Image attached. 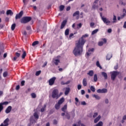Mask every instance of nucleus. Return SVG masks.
Here are the masks:
<instances>
[{"mask_svg": "<svg viewBox=\"0 0 126 126\" xmlns=\"http://www.w3.org/2000/svg\"><path fill=\"white\" fill-rule=\"evenodd\" d=\"M31 96L32 98H36L37 95H36V94L35 93H32L31 94Z\"/></svg>", "mask_w": 126, "mask_h": 126, "instance_id": "41", "label": "nucleus"}, {"mask_svg": "<svg viewBox=\"0 0 126 126\" xmlns=\"http://www.w3.org/2000/svg\"><path fill=\"white\" fill-rule=\"evenodd\" d=\"M32 20V18L31 17H23L21 20L20 22L22 24H26V23H28V22H30Z\"/></svg>", "mask_w": 126, "mask_h": 126, "instance_id": "2", "label": "nucleus"}, {"mask_svg": "<svg viewBox=\"0 0 126 126\" xmlns=\"http://www.w3.org/2000/svg\"><path fill=\"white\" fill-rule=\"evenodd\" d=\"M66 22H67V21L66 20H64L63 21L62 23L61 24V29H63L64 28V27L66 25Z\"/></svg>", "mask_w": 126, "mask_h": 126, "instance_id": "12", "label": "nucleus"}, {"mask_svg": "<svg viewBox=\"0 0 126 126\" xmlns=\"http://www.w3.org/2000/svg\"><path fill=\"white\" fill-rule=\"evenodd\" d=\"M90 89L93 92H95V88L93 86H91Z\"/></svg>", "mask_w": 126, "mask_h": 126, "instance_id": "42", "label": "nucleus"}, {"mask_svg": "<svg viewBox=\"0 0 126 126\" xmlns=\"http://www.w3.org/2000/svg\"><path fill=\"white\" fill-rule=\"evenodd\" d=\"M123 27H124V28H126V22H125L124 23V25Z\"/></svg>", "mask_w": 126, "mask_h": 126, "instance_id": "64", "label": "nucleus"}, {"mask_svg": "<svg viewBox=\"0 0 126 126\" xmlns=\"http://www.w3.org/2000/svg\"><path fill=\"white\" fill-rule=\"evenodd\" d=\"M63 102H64V98L63 97H62L59 101L58 102L60 105H62V104H63Z\"/></svg>", "mask_w": 126, "mask_h": 126, "instance_id": "23", "label": "nucleus"}, {"mask_svg": "<svg viewBox=\"0 0 126 126\" xmlns=\"http://www.w3.org/2000/svg\"><path fill=\"white\" fill-rule=\"evenodd\" d=\"M98 7L99 6L98 5V4L94 3L92 7V8H93V9H98Z\"/></svg>", "mask_w": 126, "mask_h": 126, "instance_id": "22", "label": "nucleus"}, {"mask_svg": "<svg viewBox=\"0 0 126 126\" xmlns=\"http://www.w3.org/2000/svg\"><path fill=\"white\" fill-rule=\"evenodd\" d=\"M113 23L115 22V21H116V20H117V17L116 16V15H114L113 16Z\"/></svg>", "mask_w": 126, "mask_h": 126, "instance_id": "50", "label": "nucleus"}, {"mask_svg": "<svg viewBox=\"0 0 126 126\" xmlns=\"http://www.w3.org/2000/svg\"><path fill=\"white\" fill-rule=\"evenodd\" d=\"M87 75L91 76V77H92V76L94 75V71H93V70H90L89 72L87 73Z\"/></svg>", "mask_w": 126, "mask_h": 126, "instance_id": "15", "label": "nucleus"}, {"mask_svg": "<svg viewBox=\"0 0 126 126\" xmlns=\"http://www.w3.org/2000/svg\"><path fill=\"white\" fill-rule=\"evenodd\" d=\"M38 44H39V41H35L32 43V46H36V45H38Z\"/></svg>", "mask_w": 126, "mask_h": 126, "instance_id": "37", "label": "nucleus"}, {"mask_svg": "<svg viewBox=\"0 0 126 126\" xmlns=\"http://www.w3.org/2000/svg\"><path fill=\"white\" fill-rule=\"evenodd\" d=\"M60 62H61L59 59H56L54 61V63H55V65H58Z\"/></svg>", "mask_w": 126, "mask_h": 126, "instance_id": "25", "label": "nucleus"}, {"mask_svg": "<svg viewBox=\"0 0 126 126\" xmlns=\"http://www.w3.org/2000/svg\"><path fill=\"white\" fill-rule=\"evenodd\" d=\"M8 101H5L3 102L0 103V113L3 110V105H8Z\"/></svg>", "mask_w": 126, "mask_h": 126, "instance_id": "6", "label": "nucleus"}, {"mask_svg": "<svg viewBox=\"0 0 126 126\" xmlns=\"http://www.w3.org/2000/svg\"><path fill=\"white\" fill-rule=\"evenodd\" d=\"M23 15V11H21L19 14H17L15 16V19H20Z\"/></svg>", "mask_w": 126, "mask_h": 126, "instance_id": "9", "label": "nucleus"}, {"mask_svg": "<svg viewBox=\"0 0 126 126\" xmlns=\"http://www.w3.org/2000/svg\"><path fill=\"white\" fill-rule=\"evenodd\" d=\"M62 112L66 113V110H67V104H65L61 109Z\"/></svg>", "mask_w": 126, "mask_h": 126, "instance_id": "13", "label": "nucleus"}, {"mask_svg": "<svg viewBox=\"0 0 126 126\" xmlns=\"http://www.w3.org/2000/svg\"><path fill=\"white\" fill-rule=\"evenodd\" d=\"M101 75L104 77V79H107L108 78V75L107 74V73L102 72H101Z\"/></svg>", "mask_w": 126, "mask_h": 126, "instance_id": "21", "label": "nucleus"}, {"mask_svg": "<svg viewBox=\"0 0 126 126\" xmlns=\"http://www.w3.org/2000/svg\"><path fill=\"white\" fill-rule=\"evenodd\" d=\"M96 66H97V67H99V68L100 69H102V66L101 65H100V63L99 62V61H97L96 63Z\"/></svg>", "mask_w": 126, "mask_h": 126, "instance_id": "27", "label": "nucleus"}, {"mask_svg": "<svg viewBox=\"0 0 126 126\" xmlns=\"http://www.w3.org/2000/svg\"><path fill=\"white\" fill-rule=\"evenodd\" d=\"M58 124V121L56 120H54L53 121V124L54 125H57Z\"/></svg>", "mask_w": 126, "mask_h": 126, "instance_id": "52", "label": "nucleus"}, {"mask_svg": "<svg viewBox=\"0 0 126 126\" xmlns=\"http://www.w3.org/2000/svg\"><path fill=\"white\" fill-rule=\"evenodd\" d=\"M65 117L67 120H69L70 119V115L69 114L68 112H66Z\"/></svg>", "mask_w": 126, "mask_h": 126, "instance_id": "28", "label": "nucleus"}, {"mask_svg": "<svg viewBox=\"0 0 126 126\" xmlns=\"http://www.w3.org/2000/svg\"><path fill=\"white\" fill-rule=\"evenodd\" d=\"M94 25H95V23H94V22H92L90 23V26L91 27H92V28H93Z\"/></svg>", "mask_w": 126, "mask_h": 126, "instance_id": "48", "label": "nucleus"}, {"mask_svg": "<svg viewBox=\"0 0 126 126\" xmlns=\"http://www.w3.org/2000/svg\"><path fill=\"white\" fill-rule=\"evenodd\" d=\"M6 15H10L11 16L13 15V12L11 10H8L6 11Z\"/></svg>", "mask_w": 126, "mask_h": 126, "instance_id": "17", "label": "nucleus"}, {"mask_svg": "<svg viewBox=\"0 0 126 126\" xmlns=\"http://www.w3.org/2000/svg\"><path fill=\"white\" fill-rule=\"evenodd\" d=\"M56 79H57L56 77H53L51 78L50 79H49L48 82L49 85H50V86L54 85V84H55V82L56 81Z\"/></svg>", "mask_w": 126, "mask_h": 126, "instance_id": "5", "label": "nucleus"}, {"mask_svg": "<svg viewBox=\"0 0 126 126\" xmlns=\"http://www.w3.org/2000/svg\"><path fill=\"white\" fill-rule=\"evenodd\" d=\"M66 10V11H68L70 10V6L67 7Z\"/></svg>", "mask_w": 126, "mask_h": 126, "instance_id": "61", "label": "nucleus"}, {"mask_svg": "<svg viewBox=\"0 0 126 126\" xmlns=\"http://www.w3.org/2000/svg\"><path fill=\"white\" fill-rule=\"evenodd\" d=\"M112 57H113V55H112V54H108L106 56V60L110 61Z\"/></svg>", "mask_w": 126, "mask_h": 126, "instance_id": "19", "label": "nucleus"}, {"mask_svg": "<svg viewBox=\"0 0 126 126\" xmlns=\"http://www.w3.org/2000/svg\"><path fill=\"white\" fill-rule=\"evenodd\" d=\"M100 119H101V116L99 115L94 120V123L97 124L98 121H100Z\"/></svg>", "mask_w": 126, "mask_h": 126, "instance_id": "18", "label": "nucleus"}, {"mask_svg": "<svg viewBox=\"0 0 126 126\" xmlns=\"http://www.w3.org/2000/svg\"><path fill=\"white\" fill-rule=\"evenodd\" d=\"M102 40L103 41L104 43H105V44H106V43H107V39L102 38Z\"/></svg>", "mask_w": 126, "mask_h": 126, "instance_id": "60", "label": "nucleus"}, {"mask_svg": "<svg viewBox=\"0 0 126 126\" xmlns=\"http://www.w3.org/2000/svg\"><path fill=\"white\" fill-rule=\"evenodd\" d=\"M98 31H99V29H98L94 30L92 32V35H94V34H96V33H97Z\"/></svg>", "mask_w": 126, "mask_h": 126, "instance_id": "33", "label": "nucleus"}, {"mask_svg": "<svg viewBox=\"0 0 126 126\" xmlns=\"http://www.w3.org/2000/svg\"><path fill=\"white\" fill-rule=\"evenodd\" d=\"M108 33H111L112 32V29H109L107 31Z\"/></svg>", "mask_w": 126, "mask_h": 126, "instance_id": "62", "label": "nucleus"}, {"mask_svg": "<svg viewBox=\"0 0 126 126\" xmlns=\"http://www.w3.org/2000/svg\"><path fill=\"white\" fill-rule=\"evenodd\" d=\"M21 55L20 53H15V56L12 59L13 62H16L17 61V59L20 57Z\"/></svg>", "mask_w": 126, "mask_h": 126, "instance_id": "10", "label": "nucleus"}, {"mask_svg": "<svg viewBox=\"0 0 126 126\" xmlns=\"http://www.w3.org/2000/svg\"><path fill=\"white\" fill-rule=\"evenodd\" d=\"M80 15H81V16L80 17V18H83V12H81Z\"/></svg>", "mask_w": 126, "mask_h": 126, "instance_id": "63", "label": "nucleus"}, {"mask_svg": "<svg viewBox=\"0 0 126 126\" xmlns=\"http://www.w3.org/2000/svg\"><path fill=\"white\" fill-rule=\"evenodd\" d=\"M63 9H64V5H60V11H63Z\"/></svg>", "mask_w": 126, "mask_h": 126, "instance_id": "35", "label": "nucleus"}, {"mask_svg": "<svg viewBox=\"0 0 126 126\" xmlns=\"http://www.w3.org/2000/svg\"><path fill=\"white\" fill-rule=\"evenodd\" d=\"M5 12L4 11V10L0 11V14H4Z\"/></svg>", "mask_w": 126, "mask_h": 126, "instance_id": "59", "label": "nucleus"}, {"mask_svg": "<svg viewBox=\"0 0 126 126\" xmlns=\"http://www.w3.org/2000/svg\"><path fill=\"white\" fill-rule=\"evenodd\" d=\"M25 85V81H22L21 83V86H24Z\"/></svg>", "mask_w": 126, "mask_h": 126, "instance_id": "45", "label": "nucleus"}, {"mask_svg": "<svg viewBox=\"0 0 126 126\" xmlns=\"http://www.w3.org/2000/svg\"><path fill=\"white\" fill-rule=\"evenodd\" d=\"M55 108L56 110H59L61 108V104L57 103L55 104Z\"/></svg>", "mask_w": 126, "mask_h": 126, "instance_id": "24", "label": "nucleus"}, {"mask_svg": "<svg viewBox=\"0 0 126 126\" xmlns=\"http://www.w3.org/2000/svg\"><path fill=\"white\" fill-rule=\"evenodd\" d=\"M20 88V86L17 85L16 87V90H19Z\"/></svg>", "mask_w": 126, "mask_h": 126, "instance_id": "57", "label": "nucleus"}, {"mask_svg": "<svg viewBox=\"0 0 126 126\" xmlns=\"http://www.w3.org/2000/svg\"><path fill=\"white\" fill-rule=\"evenodd\" d=\"M107 89H101V93H107Z\"/></svg>", "mask_w": 126, "mask_h": 126, "instance_id": "40", "label": "nucleus"}, {"mask_svg": "<svg viewBox=\"0 0 126 126\" xmlns=\"http://www.w3.org/2000/svg\"><path fill=\"white\" fill-rule=\"evenodd\" d=\"M74 36V34L73 33H70L69 35V38L70 39L72 37H73Z\"/></svg>", "mask_w": 126, "mask_h": 126, "instance_id": "54", "label": "nucleus"}, {"mask_svg": "<svg viewBox=\"0 0 126 126\" xmlns=\"http://www.w3.org/2000/svg\"><path fill=\"white\" fill-rule=\"evenodd\" d=\"M15 27H16V24H13L11 25V29L12 31H14V29H15Z\"/></svg>", "mask_w": 126, "mask_h": 126, "instance_id": "29", "label": "nucleus"}, {"mask_svg": "<svg viewBox=\"0 0 126 126\" xmlns=\"http://www.w3.org/2000/svg\"><path fill=\"white\" fill-rule=\"evenodd\" d=\"M93 96L94 98H95V99H97V100H100V96H99L98 95L93 94Z\"/></svg>", "mask_w": 126, "mask_h": 126, "instance_id": "34", "label": "nucleus"}, {"mask_svg": "<svg viewBox=\"0 0 126 126\" xmlns=\"http://www.w3.org/2000/svg\"><path fill=\"white\" fill-rule=\"evenodd\" d=\"M40 74H41V71H40V70L36 71L35 73V75L36 76L40 75Z\"/></svg>", "mask_w": 126, "mask_h": 126, "instance_id": "43", "label": "nucleus"}, {"mask_svg": "<svg viewBox=\"0 0 126 126\" xmlns=\"http://www.w3.org/2000/svg\"><path fill=\"white\" fill-rule=\"evenodd\" d=\"M95 126H103V122L102 121H100L95 125Z\"/></svg>", "mask_w": 126, "mask_h": 126, "instance_id": "36", "label": "nucleus"}, {"mask_svg": "<svg viewBox=\"0 0 126 126\" xmlns=\"http://www.w3.org/2000/svg\"><path fill=\"white\" fill-rule=\"evenodd\" d=\"M23 52H24V49H22L21 50H19L18 52H17V53L18 54H20V55H21Z\"/></svg>", "mask_w": 126, "mask_h": 126, "instance_id": "39", "label": "nucleus"}, {"mask_svg": "<svg viewBox=\"0 0 126 126\" xmlns=\"http://www.w3.org/2000/svg\"><path fill=\"white\" fill-rule=\"evenodd\" d=\"M79 14H80L79 11H76L73 13V17L76 16V19L77 20H78L79 19Z\"/></svg>", "mask_w": 126, "mask_h": 126, "instance_id": "11", "label": "nucleus"}, {"mask_svg": "<svg viewBox=\"0 0 126 126\" xmlns=\"http://www.w3.org/2000/svg\"><path fill=\"white\" fill-rule=\"evenodd\" d=\"M8 122H9V119L6 118L3 123H1L0 126H8Z\"/></svg>", "mask_w": 126, "mask_h": 126, "instance_id": "7", "label": "nucleus"}, {"mask_svg": "<svg viewBox=\"0 0 126 126\" xmlns=\"http://www.w3.org/2000/svg\"><path fill=\"white\" fill-rule=\"evenodd\" d=\"M61 97V95L59 94V90L58 89H54L52 94V97L53 99H59Z\"/></svg>", "mask_w": 126, "mask_h": 126, "instance_id": "3", "label": "nucleus"}, {"mask_svg": "<svg viewBox=\"0 0 126 126\" xmlns=\"http://www.w3.org/2000/svg\"><path fill=\"white\" fill-rule=\"evenodd\" d=\"M110 73L111 74V79L112 80H113V81H114V80H115L117 76H118V75L120 74V72H118L117 71H113L110 72Z\"/></svg>", "mask_w": 126, "mask_h": 126, "instance_id": "4", "label": "nucleus"}, {"mask_svg": "<svg viewBox=\"0 0 126 126\" xmlns=\"http://www.w3.org/2000/svg\"><path fill=\"white\" fill-rule=\"evenodd\" d=\"M82 83H83V86H84L85 87H86V86H87V79H86V78H84L83 79V82H82Z\"/></svg>", "mask_w": 126, "mask_h": 126, "instance_id": "16", "label": "nucleus"}, {"mask_svg": "<svg viewBox=\"0 0 126 126\" xmlns=\"http://www.w3.org/2000/svg\"><path fill=\"white\" fill-rule=\"evenodd\" d=\"M97 116H98V113L95 112V113H94V115H93V117L94 118H96V117H97Z\"/></svg>", "mask_w": 126, "mask_h": 126, "instance_id": "44", "label": "nucleus"}, {"mask_svg": "<svg viewBox=\"0 0 126 126\" xmlns=\"http://www.w3.org/2000/svg\"><path fill=\"white\" fill-rule=\"evenodd\" d=\"M26 57V52L25 51H23V54L22 55V59H24Z\"/></svg>", "mask_w": 126, "mask_h": 126, "instance_id": "32", "label": "nucleus"}, {"mask_svg": "<svg viewBox=\"0 0 126 126\" xmlns=\"http://www.w3.org/2000/svg\"><path fill=\"white\" fill-rule=\"evenodd\" d=\"M102 20L105 23V24H106L107 25H109L110 23H111V21H109L107 18H104L102 17Z\"/></svg>", "mask_w": 126, "mask_h": 126, "instance_id": "8", "label": "nucleus"}, {"mask_svg": "<svg viewBox=\"0 0 126 126\" xmlns=\"http://www.w3.org/2000/svg\"><path fill=\"white\" fill-rule=\"evenodd\" d=\"M81 85H78L77 86L78 90H80L81 89Z\"/></svg>", "mask_w": 126, "mask_h": 126, "instance_id": "55", "label": "nucleus"}, {"mask_svg": "<svg viewBox=\"0 0 126 126\" xmlns=\"http://www.w3.org/2000/svg\"><path fill=\"white\" fill-rule=\"evenodd\" d=\"M69 91H70V88H65V91L64 93L65 95H68V93H69Z\"/></svg>", "mask_w": 126, "mask_h": 126, "instance_id": "20", "label": "nucleus"}, {"mask_svg": "<svg viewBox=\"0 0 126 126\" xmlns=\"http://www.w3.org/2000/svg\"><path fill=\"white\" fill-rule=\"evenodd\" d=\"M33 117L36 120H38V119H39V115H38V113H37V112H35L33 114Z\"/></svg>", "mask_w": 126, "mask_h": 126, "instance_id": "26", "label": "nucleus"}, {"mask_svg": "<svg viewBox=\"0 0 126 126\" xmlns=\"http://www.w3.org/2000/svg\"><path fill=\"white\" fill-rule=\"evenodd\" d=\"M77 28L80 29L81 27H82V24L81 23H79V24L77 25Z\"/></svg>", "mask_w": 126, "mask_h": 126, "instance_id": "49", "label": "nucleus"}, {"mask_svg": "<svg viewBox=\"0 0 126 126\" xmlns=\"http://www.w3.org/2000/svg\"><path fill=\"white\" fill-rule=\"evenodd\" d=\"M26 29H27V30H28V31L31 30V26H27L26 27Z\"/></svg>", "mask_w": 126, "mask_h": 126, "instance_id": "51", "label": "nucleus"}, {"mask_svg": "<svg viewBox=\"0 0 126 126\" xmlns=\"http://www.w3.org/2000/svg\"><path fill=\"white\" fill-rule=\"evenodd\" d=\"M88 52H94V48L89 49Z\"/></svg>", "mask_w": 126, "mask_h": 126, "instance_id": "58", "label": "nucleus"}, {"mask_svg": "<svg viewBox=\"0 0 126 126\" xmlns=\"http://www.w3.org/2000/svg\"><path fill=\"white\" fill-rule=\"evenodd\" d=\"M97 93H102V90L101 89H98L97 90Z\"/></svg>", "mask_w": 126, "mask_h": 126, "instance_id": "56", "label": "nucleus"}, {"mask_svg": "<svg viewBox=\"0 0 126 126\" xmlns=\"http://www.w3.org/2000/svg\"><path fill=\"white\" fill-rule=\"evenodd\" d=\"M94 82H97V80H98V78H97V74H95L94 75Z\"/></svg>", "mask_w": 126, "mask_h": 126, "instance_id": "30", "label": "nucleus"}, {"mask_svg": "<svg viewBox=\"0 0 126 126\" xmlns=\"http://www.w3.org/2000/svg\"><path fill=\"white\" fill-rule=\"evenodd\" d=\"M8 74V73H7V71L4 72L3 73V77H6V76H7Z\"/></svg>", "mask_w": 126, "mask_h": 126, "instance_id": "38", "label": "nucleus"}, {"mask_svg": "<svg viewBox=\"0 0 126 126\" xmlns=\"http://www.w3.org/2000/svg\"><path fill=\"white\" fill-rule=\"evenodd\" d=\"M103 45H104V42H103V41H100L98 42V46H103Z\"/></svg>", "mask_w": 126, "mask_h": 126, "instance_id": "46", "label": "nucleus"}, {"mask_svg": "<svg viewBox=\"0 0 126 126\" xmlns=\"http://www.w3.org/2000/svg\"><path fill=\"white\" fill-rule=\"evenodd\" d=\"M12 109V107L11 106H9L5 110L6 114H9V113H10L11 112V110Z\"/></svg>", "mask_w": 126, "mask_h": 126, "instance_id": "14", "label": "nucleus"}, {"mask_svg": "<svg viewBox=\"0 0 126 126\" xmlns=\"http://www.w3.org/2000/svg\"><path fill=\"white\" fill-rule=\"evenodd\" d=\"M118 68H119V64H117V65H116L114 67V69L115 70H117V69H118Z\"/></svg>", "mask_w": 126, "mask_h": 126, "instance_id": "47", "label": "nucleus"}, {"mask_svg": "<svg viewBox=\"0 0 126 126\" xmlns=\"http://www.w3.org/2000/svg\"><path fill=\"white\" fill-rule=\"evenodd\" d=\"M87 37H89V34L86 33L83 35L81 38L76 41L75 47L73 50V54L75 57L82 55V53H83V46H84V44L86 42V40L84 39V38H87Z\"/></svg>", "mask_w": 126, "mask_h": 126, "instance_id": "1", "label": "nucleus"}, {"mask_svg": "<svg viewBox=\"0 0 126 126\" xmlns=\"http://www.w3.org/2000/svg\"><path fill=\"white\" fill-rule=\"evenodd\" d=\"M81 104L83 105V106H85V105H86V102H85V101H82L81 102Z\"/></svg>", "mask_w": 126, "mask_h": 126, "instance_id": "53", "label": "nucleus"}, {"mask_svg": "<svg viewBox=\"0 0 126 126\" xmlns=\"http://www.w3.org/2000/svg\"><path fill=\"white\" fill-rule=\"evenodd\" d=\"M69 34V29H67L65 31V36H68Z\"/></svg>", "mask_w": 126, "mask_h": 126, "instance_id": "31", "label": "nucleus"}]
</instances>
